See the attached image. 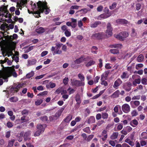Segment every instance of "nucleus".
<instances>
[{"instance_id":"1","label":"nucleus","mask_w":147,"mask_h":147,"mask_svg":"<svg viewBox=\"0 0 147 147\" xmlns=\"http://www.w3.org/2000/svg\"><path fill=\"white\" fill-rule=\"evenodd\" d=\"M37 4L38 8H39V10H37L35 11H33V14H37L38 16H36V17L38 18L41 17L40 16V13H43L45 11V9L47 8V3L42 2L41 1H39L37 3Z\"/></svg>"},{"instance_id":"2","label":"nucleus","mask_w":147,"mask_h":147,"mask_svg":"<svg viewBox=\"0 0 147 147\" xmlns=\"http://www.w3.org/2000/svg\"><path fill=\"white\" fill-rule=\"evenodd\" d=\"M11 67H7L5 68V80L7 79L8 77H10L11 75L14 77H16L17 75L15 71H12Z\"/></svg>"},{"instance_id":"3","label":"nucleus","mask_w":147,"mask_h":147,"mask_svg":"<svg viewBox=\"0 0 147 147\" xmlns=\"http://www.w3.org/2000/svg\"><path fill=\"white\" fill-rule=\"evenodd\" d=\"M129 35L128 32H122L120 33L119 34L116 35L115 37L120 40H124L125 38L127 37Z\"/></svg>"},{"instance_id":"4","label":"nucleus","mask_w":147,"mask_h":147,"mask_svg":"<svg viewBox=\"0 0 147 147\" xmlns=\"http://www.w3.org/2000/svg\"><path fill=\"white\" fill-rule=\"evenodd\" d=\"M84 56H81L78 59H77L74 61V63L76 64H79L83 61L87 62L88 61V59L90 58V56H88L86 57H84Z\"/></svg>"},{"instance_id":"5","label":"nucleus","mask_w":147,"mask_h":147,"mask_svg":"<svg viewBox=\"0 0 147 147\" xmlns=\"http://www.w3.org/2000/svg\"><path fill=\"white\" fill-rule=\"evenodd\" d=\"M104 33L102 32L93 34L92 36V39L98 40L104 38Z\"/></svg>"},{"instance_id":"6","label":"nucleus","mask_w":147,"mask_h":147,"mask_svg":"<svg viewBox=\"0 0 147 147\" xmlns=\"http://www.w3.org/2000/svg\"><path fill=\"white\" fill-rule=\"evenodd\" d=\"M113 29L110 23H108L107 25V30L106 32V35L107 37L111 36L112 34Z\"/></svg>"},{"instance_id":"7","label":"nucleus","mask_w":147,"mask_h":147,"mask_svg":"<svg viewBox=\"0 0 147 147\" xmlns=\"http://www.w3.org/2000/svg\"><path fill=\"white\" fill-rule=\"evenodd\" d=\"M71 83L73 86H75L76 87L84 86V82L80 81L77 80H73Z\"/></svg>"},{"instance_id":"8","label":"nucleus","mask_w":147,"mask_h":147,"mask_svg":"<svg viewBox=\"0 0 147 147\" xmlns=\"http://www.w3.org/2000/svg\"><path fill=\"white\" fill-rule=\"evenodd\" d=\"M105 12L100 15V18L105 19L109 17L111 15V13L109 11L108 9L105 8Z\"/></svg>"},{"instance_id":"9","label":"nucleus","mask_w":147,"mask_h":147,"mask_svg":"<svg viewBox=\"0 0 147 147\" xmlns=\"http://www.w3.org/2000/svg\"><path fill=\"white\" fill-rule=\"evenodd\" d=\"M64 107L63 108H61L59 109L55 113V115H53V119L55 120H56L59 118L60 116L61 115L63 111L64 110Z\"/></svg>"},{"instance_id":"10","label":"nucleus","mask_w":147,"mask_h":147,"mask_svg":"<svg viewBox=\"0 0 147 147\" xmlns=\"http://www.w3.org/2000/svg\"><path fill=\"white\" fill-rule=\"evenodd\" d=\"M121 108L123 111L125 113H127L130 111V107L129 105L127 104H123Z\"/></svg>"},{"instance_id":"11","label":"nucleus","mask_w":147,"mask_h":147,"mask_svg":"<svg viewBox=\"0 0 147 147\" xmlns=\"http://www.w3.org/2000/svg\"><path fill=\"white\" fill-rule=\"evenodd\" d=\"M122 81L119 78H118L114 82L113 87L115 89H117L118 87L122 83Z\"/></svg>"},{"instance_id":"12","label":"nucleus","mask_w":147,"mask_h":147,"mask_svg":"<svg viewBox=\"0 0 147 147\" xmlns=\"http://www.w3.org/2000/svg\"><path fill=\"white\" fill-rule=\"evenodd\" d=\"M89 60L90 61L88 62H85L84 63L86 67H89L92 65H94L96 63L95 61H93V59L91 58L90 57V59H88V61Z\"/></svg>"},{"instance_id":"13","label":"nucleus","mask_w":147,"mask_h":147,"mask_svg":"<svg viewBox=\"0 0 147 147\" xmlns=\"http://www.w3.org/2000/svg\"><path fill=\"white\" fill-rule=\"evenodd\" d=\"M140 103V102L138 100H132L130 102V105L133 108H135L138 107Z\"/></svg>"},{"instance_id":"14","label":"nucleus","mask_w":147,"mask_h":147,"mask_svg":"<svg viewBox=\"0 0 147 147\" xmlns=\"http://www.w3.org/2000/svg\"><path fill=\"white\" fill-rule=\"evenodd\" d=\"M116 22L118 24H127L128 23V21L124 19H118L116 20Z\"/></svg>"},{"instance_id":"15","label":"nucleus","mask_w":147,"mask_h":147,"mask_svg":"<svg viewBox=\"0 0 147 147\" xmlns=\"http://www.w3.org/2000/svg\"><path fill=\"white\" fill-rule=\"evenodd\" d=\"M131 83L130 82H127L126 85L124 86V88L125 90L129 92L131 89Z\"/></svg>"},{"instance_id":"16","label":"nucleus","mask_w":147,"mask_h":147,"mask_svg":"<svg viewBox=\"0 0 147 147\" xmlns=\"http://www.w3.org/2000/svg\"><path fill=\"white\" fill-rule=\"evenodd\" d=\"M60 49H56V51H55V47H52L51 49V51L53 52V54L55 55V54H60L62 53V51L59 50Z\"/></svg>"},{"instance_id":"17","label":"nucleus","mask_w":147,"mask_h":147,"mask_svg":"<svg viewBox=\"0 0 147 147\" xmlns=\"http://www.w3.org/2000/svg\"><path fill=\"white\" fill-rule=\"evenodd\" d=\"M31 134V131H28L26 132L24 134V140L26 141L28 140H30V138H29V136H30Z\"/></svg>"},{"instance_id":"18","label":"nucleus","mask_w":147,"mask_h":147,"mask_svg":"<svg viewBox=\"0 0 147 147\" xmlns=\"http://www.w3.org/2000/svg\"><path fill=\"white\" fill-rule=\"evenodd\" d=\"M109 73V70L105 71L104 73L102 74L101 76V80H103V78H105V79H106Z\"/></svg>"},{"instance_id":"19","label":"nucleus","mask_w":147,"mask_h":147,"mask_svg":"<svg viewBox=\"0 0 147 147\" xmlns=\"http://www.w3.org/2000/svg\"><path fill=\"white\" fill-rule=\"evenodd\" d=\"M75 98L77 102V104L80 105L81 102V100L80 96L78 93L76 94Z\"/></svg>"},{"instance_id":"20","label":"nucleus","mask_w":147,"mask_h":147,"mask_svg":"<svg viewBox=\"0 0 147 147\" xmlns=\"http://www.w3.org/2000/svg\"><path fill=\"white\" fill-rule=\"evenodd\" d=\"M43 126L46 127V125H45L43 126L42 125L40 124H38L37 125V127L38 130H40L41 132L43 133L45 131V128Z\"/></svg>"},{"instance_id":"21","label":"nucleus","mask_w":147,"mask_h":147,"mask_svg":"<svg viewBox=\"0 0 147 147\" xmlns=\"http://www.w3.org/2000/svg\"><path fill=\"white\" fill-rule=\"evenodd\" d=\"M138 124V122L137 120L134 119L130 122V125L133 127H135L137 126Z\"/></svg>"},{"instance_id":"22","label":"nucleus","mask_w":147,"mask_h":147,"mask_svg":"<svg viewBox=\"0 0 147 147\" xmlns=\"http://www.w3.org/2000/svg\"><path fill=\"white\" fill-rule=\"evenodd\" d=\"M7 6L3 5V7H1L0 8V11L2 12H4L5 13H9L8 10L7 9Z\"/></svg>"},{"instance_id":"23","label":"nucleus","mask_w":147,"mask_h":147,"mask_svg":"<svg viewBox=\"0 0 147 147\" xmlns=\"http://www.w3.org/2000/svg\"><path fill=\"white\" fill-rule=\"evenodd\" d=\"M101 24V23L100 21H96L94 23L90 24V27L92 28H95L97 27L98 25Z\"/></svg>"},{"instance_id":"24","label":"nucleus","mask_w":147,"mask_h":147,"mask_svg":"<svg viewBox=\"0 0 147 147\" xmlns=\"http://www.w3.org/2000/svg\"><path fill=\"white\" fill-rule=\"evenodd\" d=\"M71 27L73 28H75L77 26V20L73 18H71Z\"/></svg>"},{"instance_id":"25","label":"nucleus","mask_w":147,"mask_h":147,"mask_svg":"<svg viewBox=\"0 0 147 147\" xmlns=\"http://www.w3.org/2000/svg\"><path fill=\"white\" fill-rule=\"evenodd\" d=\"M36 61L34 59L28 60V66L34 65L36 64Z\"/></svg>"},{"instance_id":"26","label":"nucleus","mask_w":147,"mask_h":147,"mask_svg":"<svg viewBox=\"0 0 147 147\" xmlns=\"http://www.w3.org/2000/svg\"><path fill=\"white\" fill-rule=\"evenodd\" d=\"M22 86L23 85L21 84H19L18 85L17 84L15 85H14V88H15V89L16 90H15V92H18L20 88L22 87Z\"/></svg>"},{"instance_id":"27","label":"nucleus","mask_w":147,"mask_h":147,"mask_svg":"<svg viewBox=\"0 0 147 147\" xmlns=\"http://www.w3.org/2000/svg\"><path fill=\"white\" fill-rule=\"evenodd\" d=\"M120 77L122 79L128 78V75L127 72L126 71L123 72L122 73V74L121 75Z\"/></svg>"},{"instance_id":"28","label":"nucleus","mask_w":147,"mask_h":147,"mask_svg":"<svg viewBox=\"0 0 147 147\" xmlns=\"http://www.w3.org/2000/svg\"><path fill=\"white\" fill-rule=\"evenodd\" d=\"M9 100L11 102H16L18 100V98L16 96H13L9 98Z\"/></svg>"},{"instance_id":"29","label":"nucleus","mask_w":147,"mask_h":147,"mask_svg":"<svg viewBox=\"0 0 147 147\" xmlns=\"http://www.w3.org/2000/svg\"><path fill=\"white\" fill-rule=\"evenodd\" d=\"M119 94V91L117 90L111 96L113 98H116L118 97Z\"/></svg>"},{"instance_id":"30","label":"nucleus","mask_w":147,"mask_h":147,"mask_svg":"<svg viewBox=\"0 0 147 147\" xmlns=\"http://www.w3.org/2000/svg\"><path fill=\"white\" fill-rule=\"evenodd\" d=\"M119 135V133L117 132H115L113 133L111 136L110 138L112 140H115L117 138Z\"/></svg>"},{"instance_id":"31","label":"nucleus","mask_w":147,"mask_h":147,"mask_svg":"<svg viewBox=\"0 0 147 147\" xmlns=\"http://www.w3.org/2000/svg\"><path fill=\"white\" fill-rule=\"evenodd\" d=\"M36 32L39 34H41L44 32L45 30L44 28L42 27H40L38 28L36 30Z\"/></svg>"},{"instance_id":"32","label":"nucleus","mask_w":147,"mask_h":147,"mask_svg":"<svg viewBox=\"0 0 147 147\" xmlns=\"http://www.w3.org/2000/svg\"><path fill=\"white\" fill-rule=\"evenodd\" d=\"M122 45L121 44H117L111 45L110 47L111 48H115L121 49L122 47Z\"/></svg>"},{"instance_id":"33","label":"nucleus","mask_w":147,"mask_h":147,"mask_svg":"<svg viewBox=\"0 0 147 147\" xmlns=\"http://www.w3.org/2000/svg\"><path fill=\"white\" fill-rule=\"evenodd\" d=\"M5 74V68L3 70H0V78L4 79Z\"/></svg>"},{"instance_id":"34","label":"nucleus","mask_w":147,"mask_h":147,"mask_svg":"<svg viewBox=\"0 0 147 147\" xmlns=\"http://www.w3.org/2000/svg\"><path fill=\"white\" fill-rule=\"evenodd\" d=\"M125 142L128 143L129 145L131 146H133L134 145V143L131 141L130 139L129 138L126 139L125 140Z\"/></svg>"},{"instance_id":"35","label":"nucleus","mask_w":147,"mask_h":147,"mask_svg":"<svg viewBox=\"0 0 147 147\" xmlns=\"http://www.w3.org/2000/svg\"><path fill=\"white\" fill-rule=\"evenodd\" d=\"M95 119L94 116H91L88 120V123L89 124L92 123L94 122Z\"/></svg>"},{"instance_id":"36","label":"nucleus","mask_w":147,"mask_h":147,"mask_svg":"<svg viewBox=\"0 0 147 147\" xmlns=\"http://www.w3.org/2000/svg\"><path fill=\"white\" fill-rule=\"evenodd\" d=\"M144 56L142 54L139 55L137 58L138 61L139 62H141L143 60Z\"/></svg>"},{"instance_id":"37","label":"nucleus","mask_w":147,"mask_h":147,"mask_svg":"<svg viewBox=\"0 0 147 147\" xmlns=\"http://www.w3.org/2000/svg\"><path fill=\"white\" fill-rule=\"evenodd\" d=\"M34 74V73L33 71H32L29 73L27 74L26 75V77L27 78H30L31 77L33 76Z\"/></svg>"},{"instance_id":"38","label":"nucleus","mask_w":147,"mask_h":147,"mask_svg":"<svg viewBox=\"0 0 147 147\" xmlns=\"http://www.w3.org/2000/svg\"><path fill=\"white\" fill-rule=\"evenodd\" d=\"M43 102V100L42 99H37L35 102V105H36L38 106L40 105Z\"/></svg>"},{"instance_id":"39","label":"nucleus","mask_w":147,"mask_h":147,"mask_svg":"<svg viewBox=\"0 0 147 147\" xmlns=\"http://www.w3.org/2000/svg\"><path fill=\"white\" fill-rule=\"evenodd\" d=\"M102 117L103 119H107L108 117V114L106 112L102 113Z\"/></svg>"},{"instance_id":"40","label":"nucleus","mask_w":147,"mask_h":147,"mask_svg":"<svg viewBox=\"0 0 147 147\" xmlns=\"http://www.w3.org/2000/svg\"><path fill=\"white\" fill-rule=\"evenodd\" d=\"M111 53L114 54H117L119 53V50L117 49H111L110 50Z\"/></svg>"},{"instance_id":"41","label":"nucleus","mask_w":147,"mask_h":147,"mask_svg":"<svg viewBox=\"0 0 147 147\" xmlns=\"http://www.w3.org/2000/svg\"><path fill=\"white\" fill-rule=\"evenodd\" d=\"M82 130L84 132L87 133L88 134H90V127H87L83 129Z\"/></svg>"},{"instance_id":"42","label":"nucleus","mask_w":147,"mask_h":147,"mask_svg":"<svg viewBox=\"0 0 147 147\" xmlns=\"http://www.w3.org/2000/svg\"><path fill=\"white\" fill-rule=\"evenodd\" d=\"M15 140L12 139L8 142V145L7 147H12L13 145V144L15 142Z\"/></svg>"},{"instance_id":"43","label":"nucleus","mask_w":147,"mask_h":147,"mask_svg":"<svg viewBox=\"0 0 147 147\" xmlns=\"http://www.w3.org/2000/svg\"><path fill=\"white\" fill-rule=\"evenodd\" d=\"M141 136L142 138L144 139H147V133L145 132H144L141 134Z\"/></svg>"},{"instance_id":"44","label":"nucleus","mask_w":147,"mask_h":147,"mask_svg":"<svg viewBox=\"0 0 147 147\" xmlns=\"http://www.w3.org/2000/svg\"><path fill=\"white\" fill-rule=\"evenodd\" d=\"M72 119V117L71 116H69L65 118L64 121L66 123L69 122Z\"/></svg>"},{"instance_id":"45","label":"nucleus","mask_w":147,"mask_h":147,"mask_svg":"<svg viewBox=\"0 0 147 147\" xmlns=\"http://www.w3.org/2000/svg\"><path fill=\"white\" fill-rule=\"evenodd\" d=\"M9 59L7 57L5 58L4 60H0V63L1 64V66L3 67V68L4 69L5 68L4 67L2 64L6 63L7 60H8Z\"/></svg>"},{"instance_id":"46","label":"nucleus","mask_w":147,"mask_h":147,"mask_svg":"<svg viewBox=\"0 0 147 147\" xmlns=\"http://www.w3.org/2000/svg\"><path fill=\"white\" fill-rule=\"evenodd\" d=\"M78 77L80 80V81L83 82L84 80V77L83 75L81 74H79L78 75Z\"/></svg>"},{"instance_id":"47","label":"nucleus","mask_w":147,"mask_h":147,"mask_svg":"<svg viewBox=\"0 0 147 147\" xmlns=\"http://www.w3.org/2000/svg\"><path fill=\"white\" fill-rule=\"evenodd\" d=\"M6 126L9 128H11L13 126V123L10 121L7 122V123Z\"/></svg>"},{"instance_id":"48","label":"nucleus","mask_w":147,"mask_h":147,"mask_svg":"<svg viewBox=\"0 0 147 147\" xmlns=\"http://www.w3.org/2000/svg\"><path fill=\"white\" fill-rule=\"evenodd\" d=\"M117 5V4L116 2H114L113 3L111 6H109V9L112 10L115 8Z\"/></svg>"},{"instance_id":"49","label":"nucleus","mask_w":147,"mask_h":147,"mask_svg":"<svg viewBox=\"0 0 147 147\" xmlns=\"http://www.w3.org/2000/svg\"><path fill=\"white\" fill-rule=\"evenodd\" d=\"M68 81V78L67 77H65L63 79V83L65 85H66L67 84Z\"/></svg>"},{"instance_id":"50","label":"nucleus","mask_w":147,"mask_h":147,"mask_svg":"<svg viewBox=\"0 0 147 147\" xmlns=\"http://www.w3.org/2000/svg\"><path fill=\"white\" fill-rule=\"evenodd\" d=\"M141 83L143 85L147 84V79L145 78H143L141 80Z\"/></svg>"},{"instance_id":"51","label":"nucleus","mask_w":147,"mask_h":147,"mask_svg":"<svg viewBox=\"0 0 147 147\" xmlns=\"http://www.w3.org/2000/svg\"><path fill=\"white\" fill-rule=\"evenodd\" d=\"M40 119L43 121H46L48 120V117L47 116H45L43 117H41Z\"/></svg>"},{"instance_id":"52","label":"nucleus","mask_w":147,"mask_h":147,"mask_svg":"<svg viewBox=\"0 0 147 147\" xmlns=\"http://www.w3.org/2000/svg\"><path fill=\"white\" fill-rule=\"evenodd\" d=\"M29 112V111L26 109L23 110L21 112V113L22 115H27Z\"/></svg>"},{"instance_id":"53","label":"nucleus","mask_w":147,"mask_h":147,"mask_svg":"<svg viewBox=\"0 0 147 147\" xmlns=\"http://www.w3.org/2000/svg\"><path fill=\"white\" fill-rule=\"evenodd\" d=\"M64 34L67 37H69L71 36V33L70 31H69L68 30H66L64 32Z\"/></svg>"},{"instance_id":"54","label":"nucleus","mask_w":147,"mask_h":147,"mask_svg":"<svg viewBox=\"0 0 147 147\" xmlns=\"http://www.w3.org/2000/svg\"><path fill=\"white\" fill-rule=\"evenodd\" d=\"M26 117L25 116L22 117L21 118L20 120L21 121L22 123H24L26 122L27 121V120L26 119Z\"/></svg>"},{"instance_id":"55","label":"nucleus","mask_w":147,"mask_h":147,"mask_svg":"<svg viewBox=\"0 0 147 147\" xmlns=\"http://www.w3.org/2000/svg\"><path fill=\"white\" fill-rule=\"evenodd\" d=\"M93 137V135H90L87 138L86 140L88 142H89L92 139Z\"/></svg>"},{"instance_id":"56","label":"nucleus","mask_w":147,"mask_h":147,"mask_svg":"<svg viewBox=\"0 0 147 147\" xmlns=\"http://www.w3.org/2000/svg\"><path fill=\"white\" fill-rule=\"evenodd\" d=\"M42 132H41L40 130H37L34 133V136H39Z\"/></svg>"},{"instance_id":"57","label":"nucleus","mask_w":147,"mask_h":147,"mask_svg":"<svg viewBox=\"0 0 147 147\" xmlns=\"http://www.w3.org/2000/svg\"><path fill=\"white\" fill-rule=\"evenodd\" d=\"M63 45L62 44H59V43H56V47L55 48H56V49H60L61 46Z\"/></svg>"},{"instance_id":"58","label":"nucleus","mask_w":147,"mask_h":147,"mask_svg":"<svg viewBox=\"0 0 147 147\" xmlns=\"http://www.w3.org/2000/svg\"><path fill=\"white\" fill-rule=\"evenodd\" d=\"M105 80L106 79H105V78H103V80H101L102 81L101 84L102 85H104L105 86H107L108 85V83L107 81H105Z\"/></svg>"},{"instance_id":"59","label":"nucleus","mask_w":147,"mask_h":147,"mask_svg":"<svg viewBox=\"0 0 147 147\" xmlns=\"http://www.w3.org/2000/svg\"><path fill=\"white\" fill-rule=\"evenodd\" d=\"M131 114L132 116H136L138 114V113L136 110H134L131 112Z\"/></svg>"},{"instance_id":"60","label":"nucleus","mask_w":147,"mask_h":147,"mask_svg":"<svg viewBox=\"0 0 147 147\" xmlns=\"http://www.w3.org/2000/svg\"><path fill=\"white\" fill-rule=\"evenodd\" d=\"M140 95H137L136 96H134L132 98V100H139L140 99Z\"/></svg>"},{"instance_id":"61","label":"nucleus","mask_w":147,"mask_h":147,"mask_svg":"<svg viewBox=\"0 0 147 147\" xmlns=\"http://www.w3.org/2000/svg\"><path fill=\"white\" fill-rule=\"evenodd\" d=\"M141 5L139 3H137L136 5V8L137 10H139L141 8Z\"/></svg>"},{"instance_id":"62","label":"nucleus","mask_w":147,"mask_h":147,"mask_svg":"<svg viewBox=\"0 0 147 147\" xmlns=\"http://www.w3.org/2000/svg\"><path fill=\"white\" fill-rule=\"evenodd\" d=\"M3 37L5 39H7L8 40H11L12 39V36H9L8 35H7L5 36L4 35Z\"/></svg>"},{"instance_id":"63","label":"nucleus","mask_w":147,"mask_h":147,"mask_svg":"<svg viewBox=\"0 0 147 147\" xmlns=\"http://www.w3.org/2000/svg\"><path fill=\"white\" fill-rule=\"evenodd\" d=\"M126 129L127 132H129L132 130V128L129 126H127L126 128Z\"/></svg>"},{"instance_id":"64","label":"nucleus","mask_w":147,"mask_h":147,"mask_svg":"<svg viewBox=\"0 0 147 147\" xmlns=\"http://www.w3.org/2000/svg\"><path fill=\"white\" fill-rule=\"evenodd\" d=\"M48 53V52L47 51H43L41 54V56L42 57H43L46 55Z\"/></svg>"}]
</instances>
